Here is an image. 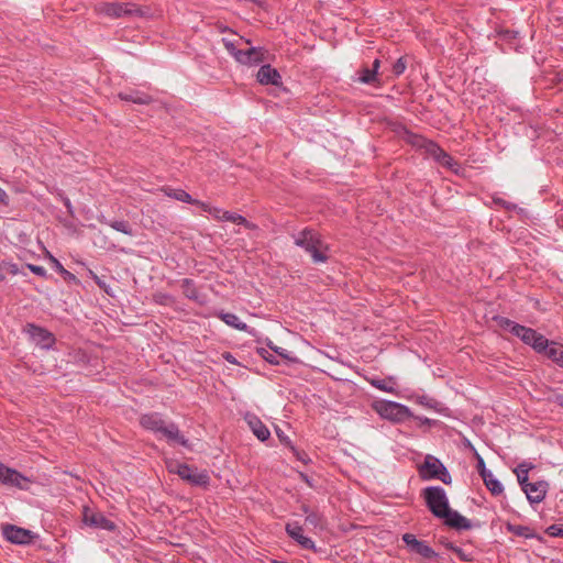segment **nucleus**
Returning a JSON list of instances; mask_svg holds the SVG:
<instances>
[{"label":"nucleus","instance_id":"1","mask_svg":"<svg viewBox=\"0 0 563 563\" xmlns=\"http://www.w3.org/2000/svg\"><path fill=\"white\" fill-rule=\"evenodd\" d=\"M427 507L437 518L443 519L444 525L455 530H470L473 523L459 511L450 508L445 490L440 486H429L422 490Z\"/></svg>","mask_w":563,"mask_h":563},{"label":"nucleus","instance_id":"2","mask_svg":"<svg viewBox=\"0 0 563 563\" xmlns=\"http://www.w3.org/2000/svg\"><path fill=\"white\" fill-rule=\"evenodd\" d=\"M495 321L499 328L509 331L525 344L530 345L536 352L541 353L543 349L548 347V339L534 329L516 323L505 317H496Z\"/></svg>","mask_w":563,"mask_h":563},{"label":"nucleus","instance_id":"3","mask_svg":"<svg viewBox=\"0 0 563 563\" xmlns=\"http://www.w3.org/2000/svg\"><path fill=\"white\" fill-rule=\"evenodd\" d=\"M295 244L308 252L314 263L328 261V245L322 241L320 234L312 229H303L295 235Z\"/></svg>","mask_w":563,"mask_h":563},{"label":"nucleus","instance_id":"4","mask_svg":"<svg viewBox=\"0 0 563 563\" xmlns=\"http://www.w3.org/2000/svg\"><path fill=\"white\" fill-rule=\"evenodd\" d=\"M98 14L120 19L124 16H142L143 10L131 2H101L95 7Z\"/></svg>","mask_w":563,"mask_h":563},{"label":"nucleus","instance_id":"5","mask_svg":"<svg viewBox=\"0 0 563 563\" xmlns=\"http://www.w3.org/2000/svg\"><path fill=\"white\" fill-rule=\"evenodd\" d=\"M419 475L422 479H440L446 485L452 482V477L446 467L433 455H427L424 457L423 463L419 466Z\"/></svg>","mask_w":563,"mask_h":563},{"label":"nucleus","instance_id":"6","mask_svg":"<svg viewBox=\"0 0 563 563\" xmlns=\"http://www.w3.org/2000/svg\"><path fill=\"white\" fill-rule=\"evenodd\" d=\"M375 410L382 418L393 422H402L411 417V411L407 406L389 400L376 402Z\"/></svg>","mask_w":563,"mask_h":563},{"label":"nucleus","instance_id":"7","mask_svg":"<svg viewBox=\"0 0 563 563\" xmlns=\"http://www.w3.org/2000/svg\"><path fill=\"white\" fill-rule=\"evenodd\" d=\"M24 332L30 336L31 341L41 349L48 350L55 343V336L52 332L34 323H27L24 327Z\"/></svg>","mask_w":563,"mask_h":563},{"label":"nucleus","instance_id":"8","mask_svg":"<svg viewBox=\"0 0 563 563\" xmlns=\"http://www.w3.org/2000/svg\"><path fill=\"white\" fill-rule=\"evenodd\" d=\"M177 466V475L194 486L207 487L210 483V476L206 471L197 472L187 464H175Z\"/></svg>","mask_w":563,"mask_h":563},{"label":"nucleus","instance_id":"9","mask_svg":"<svg viewBox=\"0 0 563 563\" xmlns=\"http://www.w3.org/2000/svg\"><path fill=\"white\" fill-rule=\"evenodd\" d=\"M82 521L85 525L96 529L107 531H114L117 529L115 523L108 519L102 512L95 511L88 507H85L82 510Z\"/></svg>","mask_w":563,"mask_h":563},{"label":"nucleus","instance_id":"10","mask_svg":"<svg viewBox=\"0 0 563 563\" xmlns=\"http://www.w3.org/2000/svg\"><path fill=\"white\" fill-rule=\"evenodd\" d=\"M30 482L31 481L23 476L20 472L8 467L0 462V484L20 489H27V484Z\"/></svg>","mask_w":563,"mask_h":563},{"label":"nucleus","instance_id":"11","mask_svg":"<svg viewBox=\"0 0 563 563\" xmlns=\"http://www.w3.org/2000/svg\"><path fill=\"white\" fill-rule=\"evenodd\" d=\"M2 534L9 542L14 544H27L34 538L31 530L14 525L4 526L2 528Z\"/></svg>","mask_w":563,"mask_h":563},{"label":"nucleus","instance_id":"12","mask_svg":"<svg viewBox=\"0 0 563 563\" xmlns=\"http://www.w3.org/2000/svg\"><path fill=\"white\" fill-rule=\"evenodd\" d=\"M402 541L406 543L411 553L418 554L424 559H433L438 556V554L431 547L427 544V542L418 540L412 533H405L402 536Z\"/></svg>","mask_w":563,"mask_h":563},{"label":"nucleus","instance_id":"13","mask_svg":"<svg viewBox=\"0 0 563 563\" xmlns=\"http://www.w3.org/2000/svg\"><path fill=\"white\" fill-rule=\"evenodd\" d=\"M265 59V52L261 47H243L240 53L236 54V62L242 65H257Z\"/></svg>","mask_w":563,"mask_h":563},{"label":"nucleus","instance_id":"14","mask_svg":"<svg viewBox=\"0 0 563 563\" xmlns=\"http://www.w3.org/2000/svg\"><path fill=\"white\" fill-rule=\"evenodd\" d=\"M406 133L408 134V140L413 145L422 147L424 150V152L428 155L432 156L435 161H438V158L441 157V155L445 152L437 143H434L432 141H429V140H427L422 136L416 135V134H411L408 131H406Z\"/></svg>","mask_w":563,"mask_h":563},{"label":"nucleus","instance_id":"15","mask_svg":"<svg viewBox=\"0 0 563 563\" xmlns=\"http://www.w3.org/2000/svg\"><path fill=\"white\" fill-rule=\"evenodd\" d=\"M522 490L526 493L527 498L531 504H539L545 498L548 492V483L543 481L529 483L522 488Z\"/></svg>","mask_w":563,"mask_h":563},{"label":"nucleus","instance_id":"16","mask_svg":"<svg viewBox=\"0 0 563 563\" xmlns=\"http://www.w3.org/2000/svg\"><path fill=\"white\" fill-rule=\"evenodd\" d=\"M158 437L166 439L168 443H177L185 448H189L188 440L180 433L177 424L174 422L166 423Z\"/></svg>","mask_w":563,"mask_h":563},{"label":"nucleus","instance_id":"17","mask_svg":"<svg viewBox=\"0 0 563 563\" xmlns=\"http://www.w3.org/2000/svg\"><path fill=\"white\" fill-rule=\"evenodd\" d=\"M257 80L262 85H282V76L278 70L269 64L263 65L257 71Z\"/></svg>","mask_w":563,"mask_h":563},{"label":"nucleus","instance_id":"18","mask_svg":"<svg viewBox=\"0 0 563 563\" xmlns=\"http://www.w3.org/2000/svg\"><path fill=\"white\" fill-rule=\"evenodd\" d=\"M286 531L291 539L301 545V548L314 550V542L310 538L303 536V530L298 523H288L286 526Z\"/></svg>","mask_w":563,"mask_h":563},{"label":"nucleus","instance_id":"19","mask_svg":"<svg viewBox=\"0 0 563 563\" xmlns=\"http://www.w3.org/2000/svg\"><path fill=\"white\" fill-rule=\"evenodd\" d=\"M140 423L144 429L159 435L167 422L158 413H148L141 417Z\"/></svg>","mask_w":563,"mask_h":563},{"label":"nucleus","instance_id":"20","mask_svg":"<svg viewBox=\"0 0 563 563\" xmlns=\"http://www.w3.org/2000/svg\"><path fill=\"white\" fill-rule=\"evenodd\" d=\"M245 419L254 435H256L258 440L266 441L269 438V430L255 415H247Z\"/></svg>","mask_w":563,"mask_h":563},{"label":"nucleus","instance_id":"21","mask_svg":"<svg viewBox=\"0 0 563 563\" xmlns=\"http://www.w3.org/2000/svg\"><path fill=\"white\" fill-rule=\"evenodd\" d=\"M119 98L123 101L133 102L137 104H148L152 102V97L139 90H128L119 93Z\"/></svg>","mask_w":563,"mask_h":563},{"label":"nucleus","instance_id":"22","mask_svg":"<svg viewBox=\"0 0 563 563\" xmlns=\"http://www.w3.org/2000/svg\"><path fill=\"white\" fill-rule=\"evenodd\" d=\"M541 353H544L550 360H552L559 366H563V344L553 341H548V347L543 349Z\"/></svg>","mask_w":563,"mask_h":563},{"label":"nucleus","instance_id":"23","mask_svg":"<svg viewBox=\"0 0 563 563\" xmlns=\"http://www.w3.org/2000/svg\"><path fill=\"white\" fill-rule=\"evenodd\" d=\"M222 43L225 49L229 52L231 56L236 60V54L242 51V46L250 45V41L243 37H239L238 40L222 38Z\"/></svg>","mask_w":563,"mask_h":563},{"label":"nucleus","instance_id":"24","mask_svg":"<svg viewBox=\"0 0 563 563\" xmlns=\"http://www.w3.org/2000/svg\"><path fill=\"white\" fill-rule=\"evenodd\" d=\"M219 318L228 325L236 329V330H240V331H245V332H249V327L246 323L242 322L240 320V318L234 314V313H231V312H221L219 313Z\"/></svg>","mask_w":563,"mask_h":563},{"label":"nucleus","instance_id":"25","mask_svg":"<svg viewBox=\"0 0 563 563\" xmlns=\"http://www.w3.org/2000/svg\"><path fill=\"white\" fill-rule=\"evenodd\" d=\"M482 478L485 483V486L493 495L497 496L504 492V487H503L501 483L497 478H495V476L493 475L492 472L487 473Z\"/></svg>","mask_w":563,"mask_h":563},{"label":"nucleus","instance_id":"26","mask_svg":"<svg viewBox=\"0 0 563 563\" xmlns=\"http://www.w3.org/2000/svg\"><path fill=\"white\" fill-rule=\"evenodd\" d=\"M164 192L166 196H168L173 199H176L178 201H181V202L191 205L194 201V198L183 189L166 188V189H164Z\"/></svg>","mask_w":563,"mask_h":563},{"label":"nucleus","instance_id":"27","mask_svg":"<svg viewBox=\"0 0 563 563\" xmlns=\"http://www.w3.org/2000/svg\"><path fill=\"white\" fill-rule=\"evenodd\" d=\"M181 289H183V294L185 295V297H187L188 299L190 300H195V301H198V290L195 286V283L189 279V278H185L181 280Z\"/></svg>","mask_w":563,"mask_h":563},{"label":"nucleus","instance_id":"28","mask_svg":"<svg viewBox=\"0 0 563 563\" xmlns=\"http://www.w3.org/2000/svg\"><path fill=\"white\" fill-rule=\"evenodd\" d=\"M532 468L531 464L521 463L518 465V467L515 470L517 474L518 483L520 484L521 488H523L526 485L529 484L528 482V473Z\"/></svg>","mask_w":563,"mask_h":563},{"label":"nucleus","instance_id":"29","mask_svg":"<svg viewBox=\"0 0 563 563\" xmlns=\"http://www.w3.org/2000/svg\"><path fill=\"white\" fill-rule=\"evenodd\" d=\"M371 385L379 390H383V391H387V393L395 391V387H394L395 384L391 378H388V379L374 378L371 380Z\"/></svg>","mask_w":563,"mask_h":563},{"label":"nucleus","instance_id":"30","mask_svg":"<svg viewBox=\"0 0 563 563\" xmlns=\"http://www.w3.org/2000/svg\"><path fill=\"white\" fill-rule=\"evenodd\" d=\"M107 224L109 227H111L112 229H114L115 231H119V232H122L126 235H132L133 234V230L131 228V225L129 224L128 221H124V220H115V221H109L107 222Z\"/></svg>","mask_w":563,"mask_h":563},{"label":"nucleus","instance_id":"31","mask_svg":"<svg viewBox=\"0 0 563 563\" xmlns=\"http://www.w3.org/2000/svg\"><path fill=\"white\" fill-rule=\"evenodd\" d=\"M360 81L367 85L375 84L378 81V75L375 74V70L365 67L360 70Z\"/></svg>","mask_w":563,"mask_h":563},{"label":"nucleus","instance_id":"32","mask_svg":"<svg viewBox=\"0 0 563 563\" xmlns=\"http://www.w3.org/2000/svg\"><path fill=\"white\" fill-rule=\"evenodd\" d=\"M49 260L53 263L54 268L64 277V279L73 282L77 280L76 276L68 272L67 269H65L57 258H55L53 255H49Z\"/></svg>","mask_w":563,"mask_h":563},{"label":"nucleus","instance_id":"33","mask_svg":"<svg viewBox=\"0 0 563 563\" xmlns=\"http://www.w3.org/2000/svg\"><path fill=\"white\" fill-rule=\"evenodd\" d=\"M448 549L451 550L454 554H456L462 561L470 562L473 559L470 553H466L462 548L456 547L452 543L448 544Z\"/></svg>","mask_w":563,"mask_h":563},{"label":"nucleus","instance_id":"34","mask_svg":"<svg viewBox=\"0 0 563 563\" xmlns=\"http://www.w3.org/2000/svg\"><path fill=\"white\" fill-rule=\"evenodd\" d=\"M406 68H407V60L405 57H400L394 63L393 73L396 76H400L405 73Z\"/></svg>","mask_w":563,"mask_h":563},{"label":"nucleus","instance_id":"35","mask_svg":"<svg viewBox=\"0 0 563 563\" xmlns=\"http://www.w3.org/2000/svg\"><path fill=\"white\" fill-rule=\"evenodd\" d=\"M508 530L517 536L529 538L531 537L530 529L526 526H508Z\"/></svg>","mask_w":563,"mask_h":563},{"label":"nucleus","instance_id":"36","mask_svg":"<svg viewBox=\"0 0 563 563\" xmlns=\"http://www.w3.org/2000/svg\"><path fill=\"white\" fill-rule=\"evenodd\" d=\"M154 300L156 303L168 306L174 302L173 297L168 294L157 292L154 295Z\"/></svg>","mask_w":563,"mask_h":563},{"label":"nucleus","instance_id":"37","mask_svg":"<svg viewBox=\"0 0 563 563\" xmlns=\"http://www.w3.org/2000/svg\"><path fill=\"white\" fill-rule=\"evenodd\" d=\"M233 223L244 225L249 230H255L257 229V225L247 221L243 216L241 214H234Z\"/></svg>","mask_w":563,"mask_h":563},{"label":"nucleus","instance_id":"38","mask_svg":"<svg viewBox=\"0 0 563 563\" xmlns=\"http://www.w3.org/2000/svg\"><path fill=\"white\" fill-rule=\"evenodd\" d=\"M321 521H322V517L318 512H310L306 517V522L313 527L320 526Z\"/></svg>","mask_w":563,"mask_h":563},{"label":"nucleus","instance_id":"39","mask_svg":"<svg viewBox=\"0 0 563 563\" xmlns=\"http://www.w3.org/2000/svg\"><path fill=\"white\" fill-rule=\"evenodd\" d=\"M258 354L268 363L278 364L276 356L274 354H272L269 351H267L266 349H260Z\"/></svg>","mask_w":563,"mask_h":563},{"label":"nucleus","instance_id":"40","mask_svg":"<svg viewBox=\"0 0 563 563\" xmlns=\"http://www.w3.org/2000/svg\"><path fill=\"white\" fill-rule=\"evenodd\" d=\"M1 266L11 275H18L20 273L19 266L15 263L2 262Z\"/></svg>","mask_w":563,"mask_h":563},{"label":"nucleus","instance_id":"41","mask_svg":"<svg viewBox=\"0 0 563 563\" xmlns=\"http://www.w3.org/2000/svg\"><path fill=\"white\" fill-rule=\"evenodd\" d=\"M493 201H494L495 205L501 206L503 208H505L507 210H515L517 208L516 205H514L511 202H508V201H506V200H504L503 198H499V197H494Z\"/></svg>","mask_w":563,"mask_h":563},{"label":"nucleus","instance_id":"42","mask_svg":"<svg viewBox=\"0 0 563 563\" xmlns=\"http://www.w3.org/2000/svg\"><path fill=\"white\" fill-rule=\"evenodd\" d=\"M437 162L440 163L442 166H445V167H452L454 165L453 158L446 152H444L441 155V157L438 158Z\"/></svg>","mask_w":563,"mask_h":563},{"label":"nucleus","instance_id":"43","mask_svg":"<svg viewBox=\"0 0 563 563\" xmlns=\"http://www.w3.org/2000/svg\"><path fill=\"white\" fill-rule=\"evenodd\" d=\"M547 533L551 537H563V528L559 525L548 527Z\"/></svg>","mask_w":563,"mask_h":563},{"label":"nucleus","instance_id":"44","mask_svg":"<svg viewBox=\"0 0 563 563\" xmlns=\"http://www.w3.org/2000/svg\"><path fill=\"white\" fill-rule=\"evenodd\" d=\"M26 267L37 276L46 277L47 272L43 266L27 264Z\"/></svg>","mask_w":563,"mask_h":563},{"label":"nucleus","instance_id":"45","mask_svg":"<svg viewBox=\"0 0 563 563\" xmlns=\"http://www.w3.org/2000/svg\"><path fill=\"white\" fill-rule=\"evenodd\" d=\"M477 470L482 477L485 476L487 473H490V471L486 468L485 462L481 456H478Z\"/></svg>","mask_w":563,"mask_h":563},{"label":"nucleus","instance_id":"46","mask_svg":"<svg viewBox=\"0 0 563 563\" xmlns=\"http://www.w3.org/2000/svg\"><path fill=\"white\" fill-rule=\"evenodd\" d=\"M191 205H195V206H198L200 207L203 211L206 212H209L212 211V208L209 203H206L203 201H200V200H197V199H194Z\"/></svg>","mask_w":563,"mask_h":563},{"label":"nucleus","instance_id":"47","mask_svg":"<svg viewBox=\"0 0 563 563\" xmlns=\"http://www.w3.org/2000/svg\"><path fill=\"white\" fill-rule=\"evenodd\" d=\"M234 214L235 213H233V212H230V211H227V210H222V212H221V221L233 222Z\"/></svg>","mask_w":563,"mask_h":563},{"label":"nucleus","instance_id":"48","mask_svg":"<svg viewBox=\"0 0 563 563\" xmlns=\"http://www.w3.org/2000/svg\"><path fill=\"white\" fill-rule=\"evenodd\" d=\"M90 276L92 277V279L96 282V284L104 289L107 291V288H106V283L103 280H101L92 271L89 272Z\"/></svg>","mask_w":563,"mask_h":563},{"label":"nucleus","instance_id":"49","mask_svg":"<svg viewBox=\"0 0 563 563\" xmlns=\"http://www.w3.org/2000/svg\"><path fill=\"white\" fill-rule=\"evenodd\" d=\"M222 356H223V358H224L227 362H229V363H231V364H238L236 358H235L231 353L225 352V353H223V354H222Z\"/></svg>","mask_w":563,"mask_h":563},{"label":"nucleus","instance_id":"50","mask_svg":"<svg viewBox=\"0 0 563 563\" xmlns=\"http://www.w3.org/2000/svg\"><path fill=\"white\" fill-rule=\"evenodd\" d=\"M221 212H222V209H219V208H212V211H210V214H212V217L219 221H221Z\"/></svg>","mask_w":563,"mask_h":563},{"label":"nucleus","instance_id":"51","mask_svg":"<svg viewBox=\"0 0 563 563\" xmlns=\"http://www.w3.org/2000/svg\"><path fill=\"white\" fill-rule=\"evenodd\" d=\"M175 464H180L179 462L170 461L167 463V468L170 473L177 474V466Z\"/></svg>","mask_w":563,"mask_h":563},{"label":"nucleus","instance_id":"52","mask_svg":"<svg viewBox=\"0 0 563 563\" xmlns=\"http://www.w3.org/2000/svg\"><path fill=\"white\" fill-rule=\"evenodd\" d=\"M380 67V60L378 58H376L374 62H373V65H372V68L371 70H375V74L378 75V69Z\"/></svg>","mask_w":563,"mask_h":563},{"label":"nucleus","instance_id":"53","mask_svg":"<svg viewBox=\"0 0 563 563\" xmlns=\"http://www.w3.org/2000/svg\"><path fill=\"white\" fill-rule=\"evenodd\" d=\"M7 200H8L7 192L2 188H0V202L1 203H7Z\"/></svg>","mask_w":563,"mask_h":563},{"label":"nucleus","instance_id":"54","mask_svg":"<svg viewBox=\"0 0 563 563\" xmlns=\"http://www.w3.org/2000/svg\"><path fill=\"white\" fill-rule=\"evenodd\" d=\"M64 205L67 208V211L71 214L73 213V206H71L70 200L68 198H64Z\"/></svg>","mask_w":563,"mask_h":563},{"label":"nucleus","instance_id":"55","mask_svg":"<svg viewBox=\"0 0 563 563\" xmlns=\"http://www.w3.org/2000/svg\"><path fill=\"white\" fill-rule=\"evenodd\" d=\"M269 347H271L272 350H274L276 353H278L280 356H283V357L287 358V355L284 353V350H282V349H277V347H273V346H271V345H269Z\"/></svg>","mask_w":563,"mask_h":563},{"label":"nucleus","instance_id":"56","mask_svg":"<svg viewBox=\"0 0 563 563\" xmlns=\"http://www.w3.org/2000/svg\"><path fill=\"white\" fill-rule=\"evenodd\" d=\"M555 402L563 408V395H556Z\"/></svg>","mask_w":563,"mask_h":563},{"label":"nucleus","instance_id":"57","mask_svg":"<svg viewBox=\"0 0 563 563\" xmlns=\"http://www.w3.org/2000/svg\"><path fill=\"white\" fill-rule=\"evenodd\" d=\"M4 277L3 276H0V280H2Z\"/></svg>","mask_w":563,"mask_h":563}]
</instances>
